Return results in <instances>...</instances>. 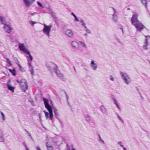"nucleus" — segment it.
I'll list each match as a JSON object with an SVG mask.
<instances>
[{
	"mask_svg": "<svg viewBox=\"0 0 150 150\" xmlns=\"http://www.w3.org/2000/svg\"><path fill=\"white\" fill-rule=\"evenodd\" d=\"M131 20L133 25L138 30H141L145 28V26L138 20L137 15H134L132 17Z\"/></svg>",
	"mask_w": 150,
	"mask_h": 150,
	"instance_id": "2",
	"label": "nucleus"
},
{
	"mask_svg": "<svg viewBox=\"0 0 150 150\" xmlns=\"http://www.w3.org/2000/svg\"><path fill=\"white\" fill-rule=\"evenodd\" d=\"M37 149L38 150H39V149H40L39 147H37Z\"/></svg>",
	"mask_w": 150,
	"mask_h": 150,
	"instance_id": "29",
	"label": "nucleus"
},
{
	"mask_svg": "<svg viewBox=\"0 0 150 150\" xmlns=\"http://www.w3.org/2000/svg\"><path fill=\"white\" fill-rule=\"evenodd\" d=\"M72 46L75 48H77L79 46L78 43L76 41H74L71 42Z\"/></svg>",
	"mask_w": 150,
	"mask_h": 150,
	"instance_id": "15",
	"label": "nucleus"
},
{
	"mask_svg": "<svg viewBox=\"0 0 150 150\" xmlns=\"http://www.w3.org/2000/svg\"><path fill=\"white\" fill-rule=\"evenodd\" d=\"M20 85L22 90L25 91L28 89V86L26 81L23 79H22L20 81Z\"/></svg>",
	"mask_w": 150,
	"mask_h": 150,
	"instance_id": "5",
	"label": "nucleus"
},
{
	"mask_svg": "<svg viewBox=\"0 0 150 150\" xmlns=\"http://www.w3.org/2000/svg\"><path fill=\"white\" fill-rule=\"evenodd\" d=\"M43 26L44 27L43 30V33L47 36H49L51 30L52 25H48L44 24L43 25Z\"/></svg>",
	"mask_w": 150,
	"mask_h": 150,
	"instance_id": "6",
	"label": "nucleus"
},
{
	"mask_svg": "<svg viewBox=\"0 0 150 150\" xmlns=\"http://www.w3.org/2000/svg\"><path fill=\"white\" fill-rule=\"evenodd\" d=\"M7 87L9 90L11 91L12 92H14V89H15V87L9 84H8L7 85Z\"/></svg>",
	"mask_w": 150,
	"mask_h": 150,
	"instance_id": "13",
	"label": "nucleus"
},
{
	"mask_svg": "<svg viewBox=\"0 0 150 150\" xmlns=\"http://www.w3.org/2000/svg\"><path fill=\"white\" fill-rule=\"evenodd\" d=\"M18 46L19 48L21 51L27 54H29V52L23 44L20 43L19 44Z\"/></svg>",
	"mask_w": 150,
	"mask_h": 150,
	"instance_id": "7",
	"label": "nucleus"
},
{
	"mask_svg": "<svg viewBox=\"0 0 150 150\" xmlns=\"http://www.w3.org/2000/svg\"><path fill=\"white\" fill-rule=\"evenodd\" d=\"M37 4H38V5L39 6H40L41 7H43V6L42 5V4L40 2H39L38 1L37 2Z\"/></svg>",
	"mask_w": 150,
	"mask_h": 150,
	"instance_id": "25",
	"label": "nucleus"
},
{
	"mask_svg": "<svg viewBox=\"0 0 150 150\" xmlns=\"http://www.w3.org/2000/svg\"><path fill=\"white\" fill-rule=\"evenodd\" d=\"M39 150H41V149H39Z\"/></svg>",
	"mask_w": 150,
	"mask_h": 150,
	"instance_id": "32",
	"label": "nucleus"
},
{
	"mask_svg": "<svg viewBox=\"0 0 150 150\" xmlns=\"http://www.w3.org/2000/svg\"><path fill=\"white\" fill-rule=\"evenodd\" d=\"M3 19H4V18L3 17H1V16H0V21H3Z\"/></svg>",
	"mask_w": 150,
	"mask_h": 150,
	"instance_id": "26",
	"label": "nucleus"
},
{
	"mask_svg": "<svg viewBox=\"0 0 150 150\" xmlns=\"http://www.w3.org/2000/svg\"><path fill=\"white\" fill-rule=\"evenodd\" d=\"M4 28L6 32L8 33L11 32L12 30L11 27L6 24L4 25Z\"/></svg>",
	"mask_w": 150,
	"mask_h": 150,
	"instance_id": "11",
	"label": "nucleus"
},
{
	"mask_svg": "<svg viewBox=\"0 0 150 150\" xmlns=\"http://www.w3.org/2000/svg\"><path fill=\"white\" fill-rule=\"evenodd\" d=\"M143 47L146 50L150 49V36H147L145 37V42Z\"/></svg>",
	"mask_w": 150,
	"mask_h": 150,
	"instance_id": "3",
	"label": "nucleus"
},
{
	"mask_svg": "<svg viewBox=\"0 0 150 150\" xmlns=\"http://www.w3.org/2000/svg\"><path fill=\"white\" fill-rule=\"evenodd\" d=\"M118 17L117 15L115 14L114 13L112 16V19L115 21H116L118 20Z\"/></svg>",
	"mask_w": 150,
	"mask_h": 150,
	"instance_id": "16",
	"label": "nucleus"
},
{
	"mask_svg": "<svg viewBox=\"0 0 150 150\" xmlns=\"http://www.w3.org/2000/svg\"><path fill=\"white\" fill-rule=\"evenodd\" d=\"M79 43L80 45L83 47L85 48H86V45L84 42L83 41H80Z\"/></svg>",
	"mask_w": 150,
	"mask_h": 150,
	"instance_id": "17",
	"label": "nucleus"
},
{
	"mask_svg": "<svg viewBox=\"0 0 150 150\" xmlns=\"http://www.w3.org/2000/svg\"><path fill=\"white\" fill-rule=\"evenodd\" d=\"M46 146L48 150H53V148L50 143H47L46 144Z\"/></svg>",
	"mask_w": 150,
	"mask_h": 150,
	"instance_id": "14",
	"label": "nucleus"
},
{
	"mask_svg": "<svg viewBox=\"0 0 150 150\" xmlns=\"http://www.w3.org/2000/svg\"><path fill=\"white\" fill-rule=\"evenodd\" d=\"M43 100L45 108L47 109L48 111H44V112L46 119L52 120L53 117V114L52 107L49 104L48 100L45 98H43Z\"/></svg>",
	"mask_w": 150,
	"mask_h": 150,
	"instance_id": "1",
	"label": "nucleus"
},
{
	"mask_svg": "<svg viewBox=\"0 0 150 150\" xmlns=\"http://www.w3.org/2000/svg\"><path fill=\"white\" fill-rule=\"evenodd\" d=\"M28 55L29 56V57H30V60H32V57L30 55V52H29V54H28Z\"/></svg>",
	"mask_w": 150,
	"mask_h": 150,
	"instance_id": "27",
	"label": "nucleus"
},
{
	"mask_svg": "<svg viewBox=\"0 0 150 150\" xmlns=\"http://www.w3.org/2000/svg\"><path fill=\"white\" fill-rule=\"evenodd\" d=\"M8 70L11 73L13 76H15L16 75V73L15 70L13 69V70H11V69H9Z\"/></svg>",
	"mask_w": 150,
	"mask_h": 150,
	"instance_id": "20",
	"label": "nucleus"
},
{
	"mask_svg": "<svg viewBox=\"0 0 150 150\" xmlns=\"http://www.w3.org/2000/svg\"><path fill=\"white\" fill-rule=\"evenodd\" d=\"M17 82L18 83H19V82L18 81H17Z\"/></svg>",
	"mask_w": 150,
	"mask_h": 150,
	"instance_id": "31",
	"label": "nucleus"
},
{
	"mask_svg": "<svg viewBox=\"0 0 150 150\" xmlns=\"http://www.w3.org/2000/svg\"><path fill=\"white\" fill-rule=\"evenodd\" d=\"M23 1L24 4L26 7H29L31 6L33 2V1L31 0H23Z\"/></svg>",
	"mask_w": 150,
	"mask_h": 150,
	"instance_id": "9",
	"label": "nucleus"
},
{
	"mask_svg": "<svg viewBox=\"0 0 150 150\" xmlns=\"http://www.w3.org/2000/svg\"><path fill=\"white\" fill-rule=\"evenodd\" d=\"M4 140L5 139L3 132L0 129V142H3Z\"/></svg>",
	"mask_w": 150,
	"mask_h": 150,
	"instance_id": "12",
	"label": "nucleus"
},
{
	"mask_svg": "<svg viewBox=\"0 0 150 150\" xmlns=\"http://www.w3.org/2000/svg\"><path fill=\"white\" fill-rule=\"evenodd\" d=\"M72 14L73 15L75 18L74 21H79L78 18L73 13H72Z\"/></svg>",
	"mask_w": 150,
	"mask_h": 150,
	"instance_id": "22",
	"label": "nucleus"
},
{
	"mask_svg": "<svg viewBox=\"0 0 150 150\" xmlns=\"http://www.w3.org/2000/svg\"><path fill=\"white\" fill-rule=\"evenodd\" d=\"M26 150H29L28 149V148H26Z\"/></svg>",
	"mask_w": 150,
	"mask_h": 150,
	"instance_id": "30",
	"label": "nucleus"
},
{
	"mask_svg": "<svg viewBox=\"0 0 150 150\" xmlns=\"http://www.w3.org/2000/svg\"><path fill=\"white\" fill-rule=\"evenodd\" d=\"M110 79L112 81H114L115 79V78H114V77L111 76H110Z\"/></svg>",
	"mask_w": 150,
	"mask_h": 150,
	"instance_id": "24",
	"label": "nucleus"
},
{
	"mask_svg": "<svg viewBox=\"0 0 150 150\" xmlns=\"http://www.w3.org/2000/svg\"><path fill=\"white\" fill-rule=\"evenodd\" d=\"M29 23L32 26H33L34 25L35 23H36V22H34L32 21H29Z\"/></svg>",
	"mask_w": 150,
	"mask_h": 150,
	"instance_id": "21",
	"label": "nucleus"
},
{
	"mask_svg": "<svg viewBox=\"0 0 150 150\" xmlns=\"http://www.w3.org/2000/svg\"><path fill=\"white\" fill-rule=\"evenodd\" d=\"M65 34L70 38H73L74 37V35L72 31L70 29H67L65 31Z\"/></svg>",
	"mask_w": 150,
	"mask_h": 150,
	"instance_id": "10",
	"label": "nucleus"
},
{
	"mask_svg": "<svg viewBox=\"0 0 150 150\" xmlns=\"http://www.w3.org/2000/svg\"><path fill=\"white\" fill-rule=\"evenodd\" d=\"M141 1L142 4L144 5V6L145 7H146L147 1H146V0H141Z\"/></svg>",
	"mask_w": 150,
	"mask_h": 150,
	"instance_id": "19",
	"label": "nucleus"
},
{
	"mask_svg": "<svg viewBox=\"0 0 150 150\" xmlns=\"http://www.w3.org/2000/svg\"><path fill=\"white\" fill-rule=\"evenodd\" d=\"M1 119L2 120L4 121L5 120V117L4 114L2 112H1Z\"/></svg>",
	"mask_w": 150,
	"mask_h": 150,
	"instance_id": "18",
	"label": "nucleus"
},
{
	"mask_svg": "<svg viewBox=\"0 0 150 150\" xmlns=\"http://www.w3.org/2000/svg\"><path fill=\"white\" fill-rule=\"evenodd\" d=\"M120 74L122 78L126 84H128L130 83L131 82V79L128 74L123 72H121L120 73Z\"/></svg>",
	"mask_w": 150,
	"mask_h": 150,
	"instance_id": "4",
	"label": "nucleus"
},
{
	"mask_svg": "<svg viewBox=\"0 0 150 150\" xmlns=\"http://www.w3.org/2000/svg\"><path fill=\"white\" fill-rule=\"evenodd\" d=\"M81 22L82 23V25H84V23L83 21H81Z\"/></svg>",
	"mask_w": 150,
	"mask_h": 150,
	"instance_id": "28",
	"label": "nucleus"
},
{
	"mask_svg": "<svg viewBox=\"0 0 150 150\" xmlns=\"http://www.w3.org/2000/svg\"><path fill=\"white\" fill-rule=\"evenodd\" d=\"M18 66L19 67L20 70L22 72H23L24 71V69L22 67L20 64H18Z\"/></svg>",
	"mask_w": 150,
	"mask_h": 150,
	"instance_id": "23",
	"label": "nucleus"
},
{
	"mask_svg": "<svg viewBox=\"0 0 150 150\" xmlns=\"http://www.w3.org/2000/svg\"><path fill=\"white\" fill-rule=\"evenodd\" d=\"M90 66L92 69L94 70H96L97 69L98 66L96 62L92 60L90 64Z\"/></svg>",
	"mask_w": 150,
	"mask_h": 150,
	"instance_id": "8",
	"label": "nucleus"
}]
</instances>
